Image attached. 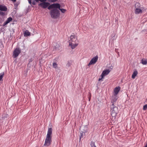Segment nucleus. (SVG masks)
Here are the masks:
<instances>
[{
	"label": "nucleus",
	"instance_id": "f257e3e1",
	"mask_svg": "<svg viewBox=\"0 0 147 147\" xmlns=\"http://www.w3.org/2000/svg\"><path fill=\"white\" fill-rule=\"evenodd\" d=\"M52 129L51 128L48 129L47 134L45 140L44 145L45 146H48L51 144L52 142Z\"/></svg>",
	"mask_w": 147,
	"mask_h": 147
},
{
	"label": "nucleus",
	"instance_id": "f03ea898",
	"mask_svg": "<svg viewBox=\"0 0 147 147\" xmlns=\"http://www.w3.org/2000/svg\"><path fill=\"white\" fill-rule=\"evenodd\" d=\"M61 6L59 3H54L50 5L48 7L49 9L54 8L59 9L61 12L63 13H65L66 11V10L63 9H60Z\"/></svg>",
	"mask_w": 147,
	"mask_h": 147
},
{
	"label": "nucleus",
	"instance_id": "7ed1b4c3",
	"mask_svg": "<svg viewBox=\"0 0 147 147\" xmlns=\"http://www.w3.org/2000/svg\"><path fill=\"white\" fill-rule=\"evenodd\" d=\"M111 115L113 117H115L117 115L118 112V109L117 107L114 105L113 102L111 107Z\"/></svg>",
	"mask_w": 147,
	"mask_h": 147
},
{
	"label": "nucleus",
	"instance_id": "20e7f679",
	"mask_svg": "<svg viewBox=\"0 0 147 147\" xmlns=\"http://www.w3.org/2000/svg\"><path fill=\"white\" fill-rule=\"evenodd\" d=\"M54 8L51 10L50 14L52 18H57L59 15V11L58 9H55V8Z\"/></svg>",
	"mask_w": 147,
	"mask_h": 147
},
{
	"label": "nucleus",
	"instance_id": "39448f33",
	"mask_svg": "<svg viewBox=\"0 0 147 147\" xmlns=\"http://www.w3.org/2000/svg\"><path fill=\"white\" fill-rule=\"evenodd\" d=\"M21 52V50L19 48H16L14 51L13 57L14 58L17 57Z\"/></svg>",
	"mask_w": 147,
	"mask_h": 147
},
{
	"label": "nucleus",
	"instance_id": "423d86ee",
	"mask_svg": "<svg viewBox=\"0 0 147 147\" xmlns=\"http://www.w3.org/2000/svg\"><path fill=\"white\" fill-rule=\"evenodd\" d=\"M110 70L109 69H105L104 70L101 74L100 78H99L98 81H100L104 77L107 75H108L110 72Z\"/></svg>",
	"mask_w": 147,
	"mask_h": 147
},
{
	"label": "nucleus",
	"instance_id": "0eeeda50",
	"mask_svg": "<svg viewBox=\"0 0 147 147\" xmlns=\"http://www.w3.org/2000/svg\"><path fill=\"white\" fill-rule=\"evenodd\" d=\"M78 42V40L76 36L75 35H71L70 36V39L69 40V43Z\"/></svg>",
	"mask_w": 147,
	"mask_h": 147
},
{
	"label": "nucleus",
	"instance_id": "6e6552de",
	"mask_svg": "<svg viewBox=\"0 0 147 147\" xmlns=\"http://www.w3.org/2000/svg\"><path fill=\"white\" fill-rule=\"evenodd\" d=\"M98 58V57L97 55L93 57L88 64V66H89L91 65H93L97 61Z\"/></svg>",
	"mask_w": 147,
	"mask_h": 147
},
{
	"label": "nucleus",
	"instance_id": "1a4fd4ad",
	"mask_svg": "<svg viewBox=\"0 0 147 147\" xmlns=\"http://www.w3.org/2000/svg\"><path fill=\"white\" fill-rule=\"evenodd\" d=\"M50 5V3L48 2H44L42 3H41L39 4V5L40 6L43 8H46L47 7H48Z\"/></svg>",
	"mask_w": 147,
	"mask_h": 147
},
{
	"label": "nucleus",
	"instance_id": "9d476101",
	"mask_svg": "<svg viewBox=\"0 0 147 147\" xmlns=\"http://www.w3.org/2000/svg\"><path fill=\"white\" fill-rule=\"evenodd\" d=\"M120 87L119 86L115 87L113 90V94L117 95L120 91Z\"/></svg>",
	"mask_w": 147,
	"mask_h": 147
},
{
	"label": "nucleus",
	"instance_id": "9b49d317",
	"mask_svg": "<svg viewBox=\"0 0 147 147\" xmlns=\"http://www.w3.org/2000/svg\"><path fill=\"white\" fill-rule=\"evenodd\" d=\"M78 45V44L77 42H71L69 43V45L71 47L72 49H74Z\"/></svg>",
	"mask_w": 147,
	"mask_h": 147
},
{
	"label": "nucleus",
	"instance_id": "f8f14e48",
	"mask_svg": "<svg viewBox=\"0 0 147 147\" xmlns=\"http://www.w3.org/2000/svg\"><path fill=\"white\" fill-rule=\"evenodd\" d=\"M118 98V96L117 95L113 94L112 97L111 102L112 103L113 102V103H114V102L117 100Z\"/></svg>",
	"mask_w": 147,
	"mask_h": 147
},
{
	"label": "nucleus",
	"instance_id": "ddd939ff",
	"mask_svg": "<svg viewBox=\"0 0 147 147\" xmlns=\"http://www.w3.org/2000/svg\"><path fill=\"white\" fill-rule=\"evenodd\" d=\"M142 9L136 8L135 9V13L136 14H139L142 13Z\"/></svg>",
	"mask_w": 147,
	"mask_h": 147
},
{
	"label": "nucleus",
	"instance_id": "4468645a",
	"mask_svg": "<svg viewBox=\"0 0 147 147\" xmlns=\"http://www.w3.org/2000/svg\"><path fill=\"white\" fill-rule=\"evenodd\" d=\"M7 10V8L5 6L0 5V10L6 11Z\"/></svg>",
	"mask_w": 147,
	"mask_h": 147
},
{
	"label": "nucleus",
	"instance_id": "2eb2a0df",
	"mask_svg": "<svg viewBox=\"0 0 147 147\" xmlns=\"http://www.w3.org/2000/svg\"><path fill=\"white\" fill-rule=\"evenodd\" d=\"M138 74V72L137 70L136 69L134 70L132 75V78L133 79H134Z\"/></svg>",
	"mask_w": 147,
	"mask_h": 147
},
{
	"label": "nucleus",
	"instance_id": "dca6fc26",
	"mask_svg": "<svg viewBox=\"0 0 147 147\" xmlns=\"http://www.w3.org/2000/svg\"><path fill=\"white\" fill-rule=\"evenodd\" d=\"M30 33L28 30H26L24 33V36L25 37H27L28 36H30Z\"/></svg>",
	"mask_w": 147,
	"mask_h": 147
},
{
	"label": "nucleus",
	"instance_id": "f3484780",
	"mask_svg": "<svg viewBox=\"0 0 147 147\" xmlns=\"http://www.w3.org/2000/svg\"><path fill=\"white\" fill-rule=\"evenodd\" d=\"M142 63L143 65H146L147 64V59H143L142 60Z\"/></svg>",
	"mask_w": 147,
	"mask_h": 147
},
{
	"label": "nucleus",
	"instance_id": "a211bd4d",
	"mask_svg": "<svg viewBox=\"0 0 147 147\" xmlns=\"http://www.w3.org/2000/svg\"><path fill=\"white\" fill-rule=\"evenodd\" d=\"M4 76V73L3 72L2 73H1V74H0V81L1 80Z\"/></svg>",
	"mask_w": 147,
	"mask_h": 147
},
{
	"label": "nucleus",
	"instance_id": "6ab92c4d",
	"mask_svg": "<svg viewBox=\"0 0 147 147\" xmlns=\"http://www.w3.org/2000/svg\"><path fill=\"white\" fill-rule=\"evenodd\" d=\"M72 63V61H68V63L67 65L68 67H69L71 65Z\"/></svg>",
	"mask_w": 147,
	"mask_h": 147
},
{
	"label": "nucleus",
	"instance_id": "aec40b11",
	"mask_svg": "<svg viewBox=\"0 0 147 147\" xmlns=\"http://www.w3.org/2000/svg\"><path fill=\"white\" fill-rule=\"evenodd\" d=\"M12 18L11 17H9L7 18L6 21L8 23H9L10 22L12 21Z\"/></svg>",
	"mask_w": 147,
	"mask_h": 147
},
{
	"label": "nucleus",
	"instance_id": "412c9836",
	"mask_svg": "<svg viewBox=\"0 0 147 147\" xmlns=\"http://www.w3.org/2000/svg\"><path fill=\"white\" fill-rule=\"evenodd\" d=\"M53 67L54 68H56L57 67V65L55 63H53Z\"/></svg>",
	"mask_w": 147,
	"mask_h": 147
},
{
	"label": "nucleus",
	"instance_id": "4be33fe9",
	"mask_svg": "<svg viewBox=\"0 0 147 147\" xmlns=\"http://www.w3.org/2000/svg\"><path fill=\"white\" fill-rule=\"evenodd\" d=\"M90 145L91 147H96V146L95 145V143L94 142H91Z\"/></svg>",
	"mask_w": 147,
	"mask_h": 147
},
{
	"label": "nucleus",
	"instance_id": "5701e85b",
	"mask_svg": "<svg viewBox=\"0 0 147 147\" xmlns=\"http://www.w3.org/2000/svg\"><path fill=\"white\" fill-rule=\"evenodd\" d=\"M143 109L144 110H146L147 109V105H146L144 106Z\"/></svg>",
	"mask_w": 147,
	"mask_h": 147
},
{
	"label": "nucleus",
	"instance_id": "b1692460",
	"mask_svg": "<svg viewBox=\"0 0 147 147\" xmlns=\"http://www.w3.org/2000/svg\"><path fill=\"white\" fill-rule=\"evenodd\" d=\"M60 46L59 44H57L55 46V49H59V47H60Z\"/></svg>",
	"mask_w": 147,
	"mask_h": 147
},
{
	"label": "nucleus",
	"instance_id": "393cba45",
	"mask_svg": "<svg viewBox=\"0 0 147 147\" xmlns=\"http://www.w3.org/2000/svg\"><path fill=\"white\" fill-rule=\"evenodd\" d=\"M91 93H89V96H88L89 101L90 100L91 98Z\"/></svg>",
	"mask_w": 147,
	"mask_h": 147
},
{
	"label": "nucleus",
	"instance_id": "a878e982",
	"mask_svg": "<svg viewBox=\"0 0 147 147\" xmlns=\"http://www.w3.org/2000/svg\"><path fill=\"white\" fill-rule=\"evenodd\" d=\"M140 4L138 3H137L135 4V7L136 8L137 6H138L140 5Z\"/></svg>",
	"mask_w": 147,
	"mask_h": 147
},
{
	"label": "nucleus",
	"instance_id": "bb28decb",
	"mask_svg": "<svg viewBox=\"0 0 147 147\" xmlns=\"http://www.w3.org/2000/svg\"><path fill=\"white\" fill-rule=\"evenodd\" d=\"M8 23V22L6 21V22H4V23L3 26H5Z\"/></svg>",
	"mask_w": 147,
	"mask_h": 147
},
{
	"label": "nucleus",
	"instance_id": "cd10ccee",
	"mask_svg": "<svg viewBox=\"0 0 147 147\" xmlns=\"http://www.w3.org/2000/svg\"><path fill=\"white\" fill-rule=\"evenodd\" d=\"M39 1H40L41 2H43L45 1V0H35V1L37 2H38Z\"/></svg>",
	"mask_w": 147,
	"mask_h": 147
},
{
	"label": "nucleus",
	"instance_id": "c85d7f7f",
	"mask_svg": "<svg viewBox=\"0 0 147 147\" xmlns=\"http://www.w3.org/2000/svg\"><path fill=\"white\" fill-rule=\"evenodd\" d=\"M0 14L2 15H3L4 14V13L3 12L0 11Z\"/></svg>",
	"mask_w": 147,
	"mask_h": 147
},
{
	"label": "nucleus",
	"instance_id": "c756f323",
	"mask_svg": "<svg viewBox=\"0 0 147 147\" xmlns=\"http://www.w3.org/2000/svg\"><path fill=\"white\" fill-rule=\"evenodd\" d=\"M13 2H15L16 1V0H11Z\"/></svg>",
	"mask_w": 147,
	"mask_h": 147
},
{
	"label": "nucleus",
	"instance_id": "7c9ffc66",
	"mask_svg": "<svg viewBox=\"0 0 147 147\" xmlns=\"http://www.w3.org/2000/svg\"><path fill=\"white\" fill-rule=\"evenodd\" d=\"M57 0H53L52 2H55Z\"/></svg>",
	"mask_w": 147,
	"mask_h": 147
},
{
	"label": "nucleus",
	"instance_id": "2f4dec72",
	"mask_svg": "<svg viewBox=\"0 0 147 147\" xmlns=\"http://www.w3.org/2000/svg\"><path fill=\"white\" fill-rule=\"evenodd\" d=\"M144 147H147V143L146 145Z\"/></svg>",
	"mask_w": 147,
	"mask_h": 147
},
{
	"label": "nucleus",
	"instance_id": "473e14b6",
	"mask_svg": "<svg viewBox=\"0 0 147 147\" xmlns=\"http://www.w3.org/2000/svg\"><path fill=\"white\" fill-rule=\"evenodd\" d=\"M81 137H80V139H81Z\"/></svg>",
	"mask_w": 147,
	"mask_h": 147
}]
</instances>
